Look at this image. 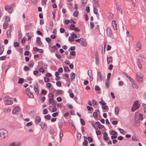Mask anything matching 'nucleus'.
<instances>
[{"mask_svg":"<svg viewBox=\"0 0 146 146\" xmlns=\"http://www.w3.org/2000/svg\"><path fill=\"white\" fill-rule=\"evenodd\" d=\"M8 135L7 131L5 129H0V139H2L7 138Z\"/></svg>","mask_w":146,"mask_h":146,"instance_id":"1","label":"nucleus"},{"mask_svg":"<svg viewBox=\"0 0 146 146\" xmlns=\"http://www.w3.org/2000/svg\"><path fill=\"white\" fill-rule=\"evenodd\" d=\"M75 41L79 43L80 45L83 46H86L87 45V43L86 40L83 38H81L78 39H76Z\"/></svg>","mask_w":146,"mask_h":146,"instance_id":"2","label":"nucleus"},{"mask_svg":"<svg viewBox=\"0 0 146 146\" xmlns=\"http://www.w3.org/2000/svg\"><path fill=\"white\" fill-rule=\"evenodd\" d=\"M91 123L92 126L96 129H97L98 127L100 129H102L104 127V126L101 124L99 122H96L95 123L93 122H91Z\"/></svg>","mask_w":146,"mask_h":146,"instance_id":"3","label":"nucleus"},{"mask_svg":"<svg viewBox=\"0 0 146 146\" xmlns=\"http://www.w3.org/2000/svg\"><path fill=\"white\" fill-rule=\"evenodd\" d=\"M136 78L139 83L142 82L143 81V75L140 72H137L136 73Z\"/></svg>","mask_w":146,"mask_h":146,"instance_id":"4","label":"nucleus"},{"mask_svg":"<svg viewBox=\"0 0 146 146\" xmlns=\"http://www.w3.org/2000/svg\"><path fill=\"white\" fill-rule=\"evenodd\" d=\"M139 103L138 100L134 102L133 106L131 109L132 111H134L136 110L139 109L140 107V105Z\"/></svg>","mask_w":146,"mask_h":146,"instance_id":"5","label":"nucleus"},{"mask_svg":"<svg viewBox=\"0 0 146 146\" xmlns=\"http://www.w3.org/2000/svg\"><path fill=\"white\" fill-rule=\"evenodd\" d=\"M143 119V116L142 114L138 112H136L135 113V121H137L139 119L142 120Z\"/></svg>","mask_w":146,"mask_h":146,"instance_id":"6","label":"nucleus"},{"mask_svg":"<svg viewBox=\"0 0 146 146\" xmlns=\"http://www.w3.org/2000/svg\"><path fill=\"white\" fill-rule=\"evenodd\" d=\"M42 129L43 130H46L47 129L46 124L44 122H42L40 124Z\"/></svg>","mask_w":146,"mask_h":146,"instance_id":"7","label":"nucleus"},{"mask_svg":"<svg viewBox=\"0 0 146 146\" xmlns=\"http://www.w3.org/2000/svg\"><path fill=\"white\" fill-rule=\"evenodd\" d=\"M41 121V118L39 116H36L35 117V122L37 125Z\"/></svg>","mask_w":146,"mask_h":146,"instance_id":"8","label":"nucleus"},{"mask_svg":"<svg viewBox=\"0 0 146 146\" xmlns=\"http://www.w3.org/2000/svg\"><path fill=\"white\" fill-rule=\"evenodd\" d=\"M49 102L50 104H52L53 106H56V103L53 99H49Z\"/></svg>","mask_w":146,"mask_h":146,"instance_id":"9","label":"nucleus"},{"mask_svg":"<svg viewBox=\"0 0 146 146\" xmlns=\"http://www.w3.org/2000/svg\"><path fill=\"white\" fill-rule=\"evenodd\" d=\"M115 21L114 20H113L112 21L111 25L113 26V29L115 30H117V24L115 23Z\"/></svg>","mask_w":146,"mask_h":146,"instance_id":"10","label":"nucleus"},{"mask_svg":"<svg viewBox=\"0 0 146 146\" xmlns=\"http://www.w3.org/2000/svg\"><path fill=\"white\" fill-rule=\"evenodd\" d=\"M20 110V108L18 106H17L15 107L12 111V113L13 114H15L17 112L19 111Z\"/></svg>","mask_w":146,"mask_h":146,"instance_id":"11","label":"nucleus"},{"mask_svg":"<svg viewBox=\"0 0 146 146\" xmlns=\"http://www.w3.org/2000/svg\"><path fill=\"white\" fill-rule=\"evenodd\" d=\"M107 34L109 37H111V34L112 32L111 29L109 28L108 27L106 29Z\"/></svg>","mask_w":146,"mask_h":146,"instance_id":"12","label":"nucleus"},{"mask_svg":"<svg viewBox=\"0 0 146 146\" xmlns=\"http://www.w3.org/2000/svg\"><path fill=\"white\" fill-rule=\"evenodd\" d=\"M20 145V142H13L10 144V146H19Z\"/></svg>","mask_w":146,"mask_h":146,"instance_id":"13","label":"nucleus"},{"mask_svg":"<svg viewBox=\"0 0 146 146\" xmlns=\"http://www.w3.org/2000/svg\"><path fill=\"white\" fill-rule=\"evenodd\" d=\"M104 139L105 141H107L109 139V137L108 136V134L107 132H104L103 133Z\"/></svg>","mask_w":146,"mask_h":146,"instance_id":"14","label":"nucleus"},{"mask_svg":"<svg viewBox=\"0 0 146 146\" xmlns=\"http://www.w3.org/2000/svg\"><path fill=\"white\" fill-rule=\"evenodd\" d=\"M103 78L101 77V73L100 72L98 71L97 73V80H102Z\"/></svg>","mask_w":146,"mask_h":146,"instance_id":"15","label":"nucleus"},{"mask_svg":"<svg viewBox=\"0 0 146 146\" xmlns=\"http://www.w3.org/2000/svg\"><path fill=\"white\" fill-rule=\"evenodd\" d=\"M11 109L9 108H5L3 109V111L4 113H8L11 112Z\"/></svg>","mask_w":146,"mask_h":146,"instance_id":"16","label":"nucleus"},{"mask_svg":"<svg viewBox=\"0 0 146 146\" xmlns=\"http://www.w3.org/2000/svg\"><path fill=\"white\" fill-rule=\"evenodd\" d=\"M137 48H138V50L141 49L142 48L141 47V42H137Z\"/></svg>","mask_w":146,"mask_h":146,"instance_id":"17","label":"nucleus"},{"mask_svg":"<svg viewBox=\"0 0 146 146\" xmlns=\"http://www.w3.org/2000/svg\"><path fill=\"white\" fill-rule=\"evenodd\" d=\"M108 64H109L112 61V58L111 56L108 57L107 58Z\"/></svg>","mask_w":146,"mask_h":146,"instance_id":"18","label":"nucleus"},{"mask_svg":"<svg viewBox=\"0 0 146 146\" xmlns=\"http://www.w3.org/2000/svg\"><path fill=\"white\" fill-rule=\"evenodd\" d=\"M13 102L12 100H9L7 102H5L4 103L6 105H9L12 104L13 103Z\"/></svg>","mask_w":146,"mask_h":146,"instance_id":"19","label":"nucleus"},{"mask_svg":"<svg viewBox=\"0 0 146 146\" xmlns=\"http://www.w3.org/2000/svg\"><path fill=\"white\" fill-rule=\"evenodd\" d=\"M132 87L134 88H135L136 89H137L138 88V86L134 82V81H133V82H131Z\"/></svg>","mask_w":146,"mask_h":146,"instance_id":"20","label":"nucleus"},{"mask_svg":"<svg viewBox=\"0 0 146 146\" xmlns=\"http://www.w3.org/2000/svg\"><path fill=\"white\" fill-rule=\"evenodd\" d=\"M94 5L97 7H99L100 6V4L98 3V0H96L94 1Z\"/></svg>","mask_w":146,"mask_h":146,"instance_id":"21","label":"nucleus"},{"mask_svg":"<svg viewBox=\"0 0 146 146\" xmlns=\"http://www.w3.org/2000/svg\"><path fill=\"white\" fill-rule=\"evenodd\" d=\"M9 25L8 22L7 21H5V22L3 24V27L4 29L7 28Z\"/></svg>","mask_w":146,"mask_h":146,"instance_id":"22","label":"nucleus"},{"mask_svg":"<svg viewBox=\"0 0 146 146\" xmlns=\"http://www.w3.org/2000/svg\"><path fill=\"white\" fill-rule=\"evenodd\" d=\"M70 78L71 80H74L75 77V75L73 72H71L70 75Z\"/></svg>","mask_w":146,"mask_h":146,"instance_id":"23","label":"nucleus"},{"mask_svg":"<svg viewBox=\"0 0 146 146\" xmlns=\"http://www.w3.org/2000/svg\"><path fill=\"white\" fill-rule=\"evenodd\" d=\"M36 41L38 44H42V42L40 40V37H37L36 39Z\"/></svg>","mask_w":146,"mask_h":146,"instance_id":"24","label":"nucleus"},{"mask_svg":"<svg viewBox=\"0 0 146 146\" xmlns=\"http://www.w3.org/2000/svg\"><path fill=\"white\" fill-rule=\"evenodd\" d=\"M12 29H9L7 32V36L8 37H11V32L12 31Z\"/></svg>","mask_w":146,"mask_h":146,"instance_id":"25","label":"nucleus"},{"mask_svg":"<svg viewBox=\"0 0 146 146\" xmlns=\"http://www.w3.org/2000/svg\"><path fill=\"white\" fill-rule=\"evenodd\" d=\"M119 108L118 107H116L115 108V114L116 115H117L118 114V112L119 111Z\"/></svg>","mask_w":146,"mask_h":146,"instance_id":"26","label":"nucleus"},{"mask_svg":"<svg viewBox=\"0 0 146 146\" xmlns=\"http://www.w3.org/2000/svg\"><path fill=\"white\" fill-rule=\"evenodd\" d=\"M4 103H5V102H7V101H8L9 100H10L11 99L10 97L8 96H5L4 98Z\"/></svg>","mask_w":146,"mask_h":146,"instance_id":"27","label":"nucleus"},{"mask_svg":"<svg viewBox=\"0 0 146 146\" xmlns=\"http://www.w3.org/2000/svg\"><path fill=\"white\" fill-rule=\"evenodd\" d=\"M48 96L49 97V99H54V95L52 93H49L48 94Z\"/></svg>","mask_w":146,"mask_h":146,"instance_id":"28","label":"nucleus"},{"mask_svg":"<svg viewBox=\"0 0 146 146\" xmlns=\"http://www.w3.org/2000/svg\"><path fill=\"white\" fill-rule=\"evenodd\" d=\"M118 130L120 133L122 134H125L126 133V132L123 129L119 128Z\"/></svg>","mask_w":146,"mask_h":146,"instance_id":"29","label":"nucleus"},{"mask_svg":"<svg viewBox=\"0 0 146 146\" xmlns=\"http://www.w3.org/2000/svg\"><path fill=\"white\" fill-rule=\"evenodd\" d=\"M63 122L62 120H60L58 123V126L60 128H61L62 126Z\"/></svg>","mask_w":146,"mask_h":146,"instance_id":"30","label":"nucleus"},{"mask_svg":"<svg viewBox=\"0 0 146 146\" xmlns=\"http://www.w3.org/2000/svg\"><path fill=\"white\" fill-rule=\"evenodd\" d=\"M82 2V6H84L86 4L87 0H81Z\"/></svg>","mask_w":146,"mask_h":146,"instance_id":"31","label":"nucleus"},{"mask_svg":"<svg viewBox=\"0 0 146 146\" xmlns=\"http://www.w3.org/2000/svg\"><path fill=\"white\" fill-rule=\"evenodd\" d=\"M26 94L31 98H33V95L31 92H28V94Z\"/></svg>","mask_w":146,"mask_h":146,"instance_id":"32","label":"nucleus"},{"mask_svg":"<svg viewBox=\"0 0 146 146\" xmlns=\"http://www.w3.org/2000/svg\"><path fill=\"white\" fill-rule=\"evenodd\" d=\"M131 138L134 141H137L138 140L137 137L135 135L132 136Z\"/></svg>","mask_w":146,"mask_h":146,"instance_id":"33","label":"nucleus"},{"mask_svg":"<svg viewBox=\"0 0 146 146\" xmlns=\"http://www.w3.org/2000/svg\"><path fill=\"white\" fill-rule=\"evenodd\" d=\"M44 117L46 119L50 120L51 118V116L49 114H48L47 115H45L44 116Z\"/></svg>","mask_w":146,"mask_h":146,"instance_id":"34","label":"nucleus"},{"mask_svg":"<svg viewBox=\"0 0 146 146\" xmlns=\"http://www.w3.org/2000/svg\"><path fill=\"white\" fill-rule=\"evenodd\" d=\"M106 87L108 88L109 86V80H106Z\"/></svg>","mask_w":146,"mask_h":146,"instance_id":"35","label":"nucleus"},{"mask_svg":"<svg viewBox=\"0 0 146 146\" xmlns=\"http://www.w3.org/2000/svg\"><path fill=\"white\" fill-rule=\"evenodd\" d=\"M78 11H75L73 13V16L75 17H77L78 16Z\"/></svg>","mask_w":146,"mask_h":146,"instance_id":"36","label":"nucleus"},{"mask_svg":"<svg viewBox=\"0 0 146 146\" xmlns=\"http://www.w3.org/2000/svg\"><path fill=\"white\" fill-rule=\"evenodd\" d=\"M82 144L84 146H87L88 144V142L87 140H85Z\"/></svg>","mask_w":146,"mask_h":146,"instance_id":"37","label":"nucleus"},{"mask_svg":"<svg viewBox=\"0 0 146 146\" xmlns=\"http://www.w3.org/2000/svg\"><path fill=\"white\" fill-rule=\"evenodd\" d=\"M38 70L39 71L42 73L44 72L45 71L44 69L42 67L39 68Z\"/></svg>","mask_w":146,"mask_h":146,"instance_id":"38","label":"nucleus"},{"mask_svg":"<svg viewBox=\"0 0 146 146\" xmlns=\"http://www.w3.org/2000/svg\"><path fill=\"white\" fill-rule=\"evenodd\" d=\"M4 50V48L2 46L0 48V55H1L3 53Z\"/></svg>","mask_w":146,"mask_h":146,"instance_id":"39","label":"nucleus"},{"mask_svg":"<svg viewBox=\"0 0 146 146\" xmlns=\"http://www.w3.org/2000/svg\"><path fill=\"white\" fill-rule=\"evenodd\" d=\"M63 131L62 129H61L60 131V138H62V137L63 136Z\"/></svg>","mask_w":146,"mask_h":146,"instance_id":"40","label":"nucleus"},{"mask_svg":"<svg viewBox=\"0 0 146 146\" xmlns=\"http://www.w3.org/2000/svg\"><path fill=\"white\" fill-rule=\"evenodd\" d=\"M24 81V79L23 78H20L19 79V81L18 82V83L19 84H21Z\"/></svg>","mask_w":146,"mask_h":146,"instance_id":"41","label":"nucleus"},{"mask_svg":"<svg viewBox=\"0 0 146 146\" xmlns=\"http://www.w3.org/2000/svg\"><path fill=\"white\" fill-rule=\"evenodd\" d=\"M80 122L81 124L82 125H84L85 124V122L84 120L82 119H80Z\"/></svg>","mask_w":146,"mask_h":146,"instance_id":"42","label":"nucleus"},{"mask_svg":"<svg viewBox=\"0 0 146 146\" xmlns=\"http://www.w3.org/2000/svg\"><path fill=\"white\" fill-rule=\"evenodd\" d=\"M94 14H97L98 13V9L94 7Z\"/></svg>","mask_w":146,"mask_h":146,"instance_id":"43","label":"nucleus"},{"mask_svg":"<svg viewBox=\"0 0 146 146\" xmlns=\"http://www.w3.org/2000/svg\"><path fill=\"white\" fill-rule=\"evenodd\" d=\"M102 101H100L99 102V103L102 105L103 106L105 105L106 104V103L102 99Z\"/></svg>","mask_w":146,"mask_h":146,"instance_id":"44","label":"nucleus"},{"mask_svg":"<svg viewBox=\"0 0 146 146\" xmlns=\"http://www.w3.org/2000/svg\"><path fill=\"white\" fill-rule=\"evenodd\" d=\"M43 113L44 114H46L48 113V111L47 109H44L43 111Z\"/></svg>","mask_w":146,"mask_h":146,"instance_id":"45","label":"nucleus"},{"mask_svg":"<svg viewBox=\"0 0 146 146\" xmlns=\"http://www.w3.org/2000/svg\"><path fill=\"white\" fill-rule=\"evenodd\" d=\"M64 70L65 72H66L69 71V68L68 66H65L64 67Z\"/></svg>","mask_w":146,"mask_h":146,"instance_id":"46","label":"nucleus"},{"mask_svg":"<svg viewBox=\"0 0 146 146\" xmlns=\"http://www.w3.org/2000/svg\"><path fill=\"white\" fill-rule=\"evenodd\" d=\"M81 135L80 133H77V137L78 139H80L81 138Z\"/></svg>","mask_w":146,"mask_h":146,"instance_id":"47","label":"nucleus"},{"mask_svg":"<svg viewBox=\"0 0 146 146\" xmlns=\"http://www.w3.org/2000/svg\"><path fill=\"white\" fill-rule=\"evenodd\" d=\"M14 46L15 47H18L19 46V44L18 42H15L14 43Z\"/></svg>","mask_w":146,"mask_h":146,"instance_id":"48","label":"nucleus"},{"mask_svg":"<svg viewBox=\"0 0 146 146\" xmlns=\"http://www.w3.org/2000/svg\"><path fill=\"white\" fill-rule=\"evenodd\" d=\"M6 58V56H2L0 57V60H4Z\"/></svg>","mask_w":146,"mask_h":146,"instance_id":"49","label":"nucleus"},{"mask_svg":"<svg viewBox=\"0 0 146 146\" xmlns=\"http://www.w3.org/2000/svg\"><path fill=\"white\" fill-rule=\"evenodd\" d=\"M41 93L44 95L46 94L47 93L46 91L44 90H41Z\"/></svg>","mask_w":146,"mask_h":146,"instance_id":"50","label":"nucleus"},{"mask_svg":"<svg viewBox=\"0 0 146 146\" xmlns=\"http://www.w3.org/2000/svg\"><path fill=\"white\" fill-rule=\"evenodd\" d=\"M88 139L90 143L92 142L93 141V139L92 137H88Z\"/></svg>","mask_w":146,"mask_h":146,"instance_id":"51","label":"nucleus"},{"mask_svg":"<svg viewBox=\"0 0 146 146\" xmlns=\"http://www.w3.org/2000/svg\"><path fill=\"white\" fill-rule=\"evenodd\" d=\"M93 115L94 117V118H97V113L96 112H94L93 113Z\"/></svg>","mask_w":146,"mask_h":146,"instance_id":"52","label":"nucleus"},{"mask_svg":"<svg viewBox=\"0 0 146 146\" xmlns=\"http://www.w3.org/2000/svg\"><path fill=\"white\" fill-rule=\"evenodd\" d=\"M5 21H7V22H8L10 21V18L9 17L7 16L5 17Z\"/></svg>","mask_w":146,"mask_h":146,"instance_id":"53","label":"nucleus"},{"mask_svg":"<svg viewBox=\"0 0 146 146\" xmlns=\"http://www.w3.org/2000/svg\"><path fill=\"white\" fill-rule=\"evenodd\" d=\"M46 41L48 43H50L51 42L50 39L49 38H46Z\"/></svg>","mask_w":146,"mask_h":146,"instance_id":"54","label":"nucleus"},{"mask_svg":"<svg viewBox=\"0 0 146 146\" xmlns=\"http://www.w3.org/2000/svg\"><path fill=\"white\" fill-rule=\"evenodd\" d=\"M87 108L88 110L90 111L92 110L93 109L92 107L88 106H87Z\"/></svg>","mask_w":146,"mask_h":146,"instance_id":"55","label":"nucleus"},{"mask_svg":"<svg viewBox=\"0 0 146 146\" xmlns=\"http://www.w3.org/2000/svg\"><path fill=\"white\" fill-rule=\"evenodd\" d=\"M111 134L112 135H115L117 134V133L116 131H112L111 132Z\"/></svg>","mask_w":146,"mask_h":146,"instance_id":"56","label":"nucleus"},{"mask_svg":"<svg viewBox=\"0 0 146 146\" xmlns=\"http://www.w3.org/2000/svg\"><path fill=\"white\" fill-rule=\"evenodd\" d=\"M32 124H33V122L32 121H30V122L27 123L26 124V125L27 126H29L30 125H32Z\"/></svg>","mask_w":146,"mask_h":146,"instance_id":"57","label":"nucleus"},{"mask_svg":"<svg viewBox=\"0 0 146 146\" xmlns=\"http://www.w3.org/2000/svg\"><path fill=\"white\" fill-rule=\"evenodd\" d=\"M56 100L58 102H60L62 101V99L60 97H58L56 98Z\"/></svg>","mask_w":146,"mask_h":146,"instance_id":"58","label":"nucleus"},{"mask_svg":"<svg viewBox=\"0 0 146 146\" xmlns=\"http://www.w3.org/2000/svg\"><path fill=\"white\" fill-rule=\"evenodd\" d=\"M92 104L94 106H96L97 104V102L94 100H93L92 101Z\"/></svg>","mask_w":146,"mask_h":146,"instance_id":"59","label":"nucleus"},{"mask_svg":"<svg viewBox=\"0 0 146 146\" xmlns=\"http://www.w3.org/2000/svg\"><path fill=\"white\" fill-rule=\"evenodd\" d=\"M90 24L91 27V29H92L94 26V23L92 22H90Z\"/></svg>","mask_w":146,"mask_h":146,"instance_id":"60","label":"nucleus"},{"mask_svg":"<svg viewBox=\"0 0 146 146\" xmlns=\"http://www.w3.org/2000/svg\"><path fill=\"white\" fill-rule=\"evenodd\" d=\"M49 79L47 77H45L44 78V80L46 82H48L49 81Z\"/></svg>","mask_w":146,"mask_h":146,"instance_id":"61","label":"nucleus"},{"mask_svg":"<svg viewBox=\"0 0 146 146\" xmlns=\"http://www.w3.org/2000/svg\"><path fill=\"white\" fill-rule=\"evenodd\" d=\"M26 40V38H23V39L21 41L22 43L24 44Z\"/></svg>","mask_w":146,"mask_h":146,"instance_id":"62","label":"nucleus"},{"mask_svg":"<svg viewBox=\"0 0 146 146\" xmlns=\"http://www.w3.org/2000/svg\"><path fill=\"white\" fill-rule=\"evenodd\" d=\"M143 106L144 108V112L146 113V104H143Z\"/></svg>","mask_w":146,"mask_h":146,"instance_id":"63","label":"nucleus"},{"mask_svg":"<svg viewBox=\"0 0 146 146\" xmlns=\"http://www.w3.org/2000/svg\"><path fill=\"white\" fill-rule=\"evenodd\" d=\"M69 40L70 41L72 42L74 41V39L72 37H70L69 38Z\"/></svg>","mask_w":146,"mask_h":146,"instance_id":"64","label":"nucleus"}]
</instances>
